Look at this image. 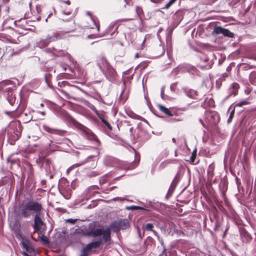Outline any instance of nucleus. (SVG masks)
<instances>
[{
  "label": "nucleus",
  "instance_id": "f257e3e1",
  "mask_svg": "<svg viewBox=\"0 0 256 256\" xmlns=\"http://www.w3.org/2000/svg\"><path fill=\"white\" fill-rule=\"evenodd\" d=\"M42 209L40 203L34 200L19 203L14 209V214L18 218H28L34 213H40Z\"/></svg>",
  "mask_w": 256,
  "mask_h": 256
},
{
  "label": "nucleus",
  "instance_id": "f03ea898",
  "mask_svg": "<svg viewBox=\"0 0 256 256\" xmlns=\"http://www.w3.org/2000/svg\"><path fill=\"white\" fill-rule=\"evenodd\" d=\"M8 138L11 144H13L21 135L22 126L19 120L12 122L6 128Z\"/></svg>",
  "mask_w": 256,
  "mask_h": 256
},
{
  "label": "nucleus",
  "instance_id": "7ed1b4c3",
  "mask_svg": "<svg viewBox=\"0 0 256 256\" xmlns=\"http://www.w3.org/2000/svg\"><path fill=\"white\" fill-rule=\"evenodd\" d=\"M110 234L109 227H107L105 230L104 228H96L83 232V235L88 237H96L102 235V239L106 246L110 244Z\"/></svg>",
  "mask_w": 256,
  "mask_h": 256
},
{
  "label": "nucleus",
  "instance_id": "20e7f679",
  "mask_svg": "<svg viewBox=\"0 0 256 256\" xmlns=\"http://www.w3.org/2000/svg\"><path fill=\"white\" fill-rule=\"evenodd\" d=\"M129 226V222L126 219H120L112 222L109 228L114 232H118L121 230H126Z\"/></svg>",
  "mask_w": 256,
  "mask_h": 256
},
{
  "label": "nucleus",
  "instance_id": "39448f33",
  "mask_svg": "<svg viewBox=\"0 0 256 256\" xmlns=\"http://www.w3.org/2000/svg\"><path fill=\"white\" fill-rule=\"evenodd\" d=\"M104 164L106 166H114L122 169H126L125 163L110 156H106L104 160Z\"/></svg>",
  "mask_w": 256,
  "mask_h": 256
},
{
  "label": "nucleus",
  "instance_id": "423d86ee",
  "mask_svg": "<svg viewBox=\"0 0 256 256\" xmlns=\"http://www.w3.org/2000/svg\"><path fill=\"white\" fill-rule=\"evenodd\" d=\"M20 244L22 248L26 250V251L22 252L24 256H33L35 254L34 248L31 246L28 241L23 240Z\"/></svg>",
  "mask_w": 256,
  "mask_h": 256
},
{
  "label": "nucleus",
  "instance_id": "0eeeda50",
  "mask_svg": "<svg viewBox=\"0 0 256 256\" xmlns=\"http://www.w3.org/2000/svg\"><path fill=\"white\" fill-rule=\"evenodd\" d=\"M212 34H222L224 36L233 38L234 34L230 32L228 29L222 28L220 26H215L212 31Z\"/></svg>",
  "mask_w": 256,
  "mask_h": 256
},
{
  "label": "nucleus",
  "instance_id": "6e6552de",
  "mask_svg": "<svg viewBox=\"0 0 256 256\" xmlns=\"http://www.w3.org/2000/svg\"><path fill=\"white\" fill-rule=\"evenodd\" d=\"M97 64L102 72L106 71V70L110 66L108 61L103 56H100L98 58Z\"/></svg>",
  "mask_w": 256,
  "mask_h": 256
},
{
  "label": "nucleus",
  "instance_id": "1a4fd4ad",
  "mask_svg": "<svg viewBox=\"0 0 256 256\" xmlns=\"http://www.w3.org/2000/svg\"><path fill=\"white\" fill-rule=\"evenodd\" d=\"M183 90L186 96L196 100H200L202 99V96H200L197 91L188 88H184Z\"/></svg>",
  "mask_w": 256,
  "mask_h": 256
},
{
  "label": "nucleus",
  "instance_id": "9d476101",
  "mask_svg": "<svg viewBox=\"0 0 256 256\" xmlns=\"http://www.w3.org/2000/svg\"><path fill=\"white\" fill-rule=\"evenodd\" d=\"M106 77L110 81L114 80L116 76V72L110 66L106 71L102 72Z\"/></svg>",
  "mask_w": 256,
  "mask_h": 256
},
{
  "label": "nucleus",
  "instance_id": "9b49d317",
  "mask_svg": "<svg viewBox=\"0 0 256 256\" xmlns=\"http://www.w3.org/2000/svg\"><path fill=\"white\" fill-rule=\"evenodd\" d=\"M63 37V34L62 32H54L52 34H48L46 38L49 43L53 42H55L58 40H60Z\"/></svg>",
  "mask_w": 256,
  "mask_h": 256
},
{
  "label": "nucleus",
  "instance_id": "f8f14e48",
  "mask_svg": "<svg viewBox=\"0 0 256 256\" xmlns=\"http://www.w3.org/2000/svg\"><path fill=\"white\" fill-rule=\"evenodd\" d=\"M42 128L45 131L51 134L62 136L66 132L65 130L51 128L46 124H44Z\"/></svg>",
  "mask_w": 256,
  "mask_h": 256
},
{
  "label": "nucleus",
  "instance_id": "ddd939ff",
  "mask_svg": "<svg viewBox=\"0 0 256 256\" xmlns=\"http://www.w3.org/2000/svg\"><path fill=\"white\" fill-rule=\"evenodd\" d=\"M239 88V85L237 83H234L228 89V94L225 98V100L228 99L230 96H235L238 94V90Z\"/></svg>",
  "mask_w": 256,
  "mask_h": 256
},
{
  "label": "nucleus",
  "instance_id": "4468645a",
  "mask_svg": "<svg viewBox=\"0 0 256 256\" xmlns=\"http://www.w3.org/2000/svg\"><path fill=\"white\" fill-rule=\"evenodd\" d=\"M102 244V240L101 238H100L99 240L91 242L86 245L85 247H84L83 248H84L85 250H86L87 252H88L92 248H96L100 246Z\"/></svg>",
  "mask_w": 256,
  "mask_h": 256
},
{
  "label": "nucleus",
  "instance_id": "2eb2a0df",
  "mask_svg": "<svg viewBox=\"0 0 256 256\" xmlns=\"http://www.w3.org/2000/svg\"><path fill=\"white\" fill-rule=\"evenodd\" d=\"M44 51L47 52L52 54L53 56H63L64 54V52L62 50H58L54 48H46Z\"/></svg>",
  "mask_w": 256,
  "mask_h": 256
},
{
  "label": "nucleus",
  "instance_id": "dca6fc26",
  "mask_svg": "<svg viewBox=\"0 0 256 256\" xmlns=\"http://www.w3.org/2000/svg\"><path fill=\"white\" fill-rule=\"evenodd\" d=\"M187 70V64L179 65L178 67L173 70L172 73L174 76L186 72Z\"/></svg>",
  "mask_w": 256,
  "mask_h": 256
},
{
  "label": "nucleus",
  "instance_id": "f3484780",
  "mask_svg": "<svg viewBox=\"0 0 256 256\" xmlns=\"http://www.w3.org/2000/svg\"><path fill=\"white\" fill-rule=\"evenodd\" d=\"M178 174H176L175 176L174 180H172V182L171 183V184L170 186L169 190L168 192V194H166L167 196H170L172 194V192H173L178 182Z\"/></svg>",
  "mask_w": 256,
  "mask_h": 256
},
{
  "label": "nucleus",
  "instance_id": "a211bd4d",
  "mask_svg": "<svg viewBox=\"0 0 256 256\" xmlns=\"http://www.w3.org/2000/svg\"><path fill=\"white\" fill-rule=\"evenodd\" d=\"M40 213H36V215L34 216V229L40 228L43 224V222L40 216Z\"/></svg>",
  "mask_w": 256,
  "mask_h": 256
},
{
  "label": "nucleus",
  "instance_id": "6ab92c4d",
  "mask_svg": "<svg viewBox=\"0 0 256 256\" xmlns=\"http://www.w3.org/2000/svg\"><path fill=\"white\" fill-rule=\"evenodd\" d=\"M84 136L88 140L96 141L98 144H99V141L98 140L96 136L89 130L85 131Z\"/></svg>",
  "mask_w": 256,
  "mask_h": 256
},
{
  "label": "nucleus",
  "instance_id": "aec40b11",
  "mask_svg": "<svg viewBox=\"0 0 256 256\" xmlns=\"http://www.w3.org/2000/svg\"><path fill=\"white\" fill-rule=\"evenodd\" d=\"M6 96L10 104L14 105L16 102V96L14 92L11 90L8 92Z\"/></svg>",
  "mask_w": 256,
  "mask_h": 256
},
{
  "label": "nucleus",
  "instance_id": "412c9836",
  "mask_svg": "<svg viewBox=\"0 0 256 256\" xmlns=\"http://www.w3.org/2000/svg\"><path fill=\"white\" fill-rule=\"evenodd\" d=\"M49 42L46 40V38H41L39 40L36 42V46L39 48H42L48 46L49 44Z\"/></svg>",
  "mask_w": 256,
  "mask_h": 256
},
{
  "label": "nucleus",
  "instance_id": "4be33fe9",
  "mask_svg": "<svg viewBox=\"0 0 256 256\" xmlns=\"http://www.w3.org/2000/svg\"><path fill=\"white\" fill-rule=\"evenodd\" d=\"M93 158H94L93 156H88V157L86 158L85 159V160H84L82 162H80L76 164H74L73 166H71L67 170V171L69 172L70 170H71L72 169V168L74 166L78 167V166H82V165H83V164H86L87 162H88L90 160L92 159Z\"/></svg>",
  "mask_w": 256,
  "mask_h": 256
},
{
  "label": "nucleus",
  "instance_id": "5701e85b",
  "mask_svg": "<svg viewBox=\"0 0 256 256\" xmlns=\"http://www.w3.org/2000/svg\"><path fill=\"white\" fill-rule=\"evenodd\" d=\"M201 61L204 62H208L207 65H205L204 66H200L202 68L204 69H209L211 68L214 62H212V60H210L208 58H201Z\"/></svg>",
  "mask_w": 256,
  "mask_h": 256
},
{
  "label": "nucleus",
  "instance_id": "b1692460",
  "mask_svg": "<svg viewBox=\"0 0 256 256\" xmlns=\"http://www.w3.org/2000/svg\"><path fill=\"white\" fill-rule=\"evenodd\" d=\"M103 172L102 169H98L95 170H91L86 173V176L89 178L94 177L98 176Z\"/></svg>",
  "mask_w": 256,
  "mask_h": 256
},
{
  "label": "nucleus",
  "instance_id": "393cba45",
  "mask_svg": "<svg viewBox=\"0 0 256 256\" xmlns=\"http://www.w3.org/2000/svg\"><path fill=\"white\" fill-rule=\"evenodd\" d=\"M131 126L130 122L128 120H124L122 122L121 124L118 125V128L120 130H122L124 131H127L128 130V127Z\"/></svg>",
  "mask_w": 256,
  "mask_h": 256
},
{
  "label": "nucleus",
  "instance_id": "a878e982",
  "mask_svg": "<svg viewBox=\"0 0 256 256\" xmlns=\"http://www.w3.org/2000/svg\"><path fill=\"white\" fill-rule=\"evenodd\" d=\"M240 237L242 240L244 242H249L252 238L250 234L246 231H242L240 232Z\"/></svg>",
  "mask_w": 256,
  "mask_h": 256
},
{
  "label": "nucleus",
  "instance_id": "bb28decb",
  "mask_svg": "<svg viewBox=\"0 0 256 256\" xmlns=\"http://www.w3.org/2000/svg\"><path fill=\"white\" fill-rule=\"evenodd\" d=\"M186 72L192 75L198 74V70L194 66L188 64Z\"/></svg>",
  "mask_w": 256,
  "mask_h": 256
},
{
  "label": "nucleus",
  "instance_id": "cd10ccee",
  "mask_svg": "<svg viewBox=\"0 0 256 256\" xmlns=\"http://www.w3.org/2000/svg\"><path fill=\"white\" fill-rule=\"evenodd\" d=\"M170 33L168 34L166 37V45L168 47L167 52L168 54H169L171 50L172 47V38L170 36Z\"/></svg>",
  "mask_w": 256,
  "mask_h": 256
},
{
  "label": "nucleus",
  "instance_id": "c85d7f7f",
  "mask_svg": "<svg viewBox=\"0 0 256 256\" xmlns=\"http://www.w3.org/2000/svg\"><path fill=\"white\" fill-rule=\"evenodd\" d=\"M128 210H146L147 211H150V210L148 208V207H142L140 206H132L127 208Z\"/></svg>",
  "mask_w": 256,
  "mask_h": 256
},
{
  "label": "nucleus",
  "instance_id": "c756f323",
  "mask_svg": "<svg viewBox=\"0 0 256 256\" xmlns=\"http://www.w3.org/2000/svg\"><path fill=\"white\" fill-rule=\"evenodd\" d=\"M159 109L161 112H163L169 116H172V112H170V111L168 108H166L165 106L160 105L159 106Z\"/></svg>",
  "mask_w": 256,
  "mask_h": 256
},
{
  "label": "nucleus",
  "instance_id": "7c9ffc66",
  "mask_svg": "<svg viewBox=\"0 0 256 256\" xmlns=\"http://www.w3.org/2000/svg\"><path fill=\"white\" fill-rule=\"evenodd\" d=\"M115 26H116V24H110L108 29V32L109 34H110L111 36H112L115 33L116 30H117L118 26H116L114 32H111V31H112L113 30V29L114 28Z\"/></svg>",
  "mask_w": 256,
  "mask_h": 256
},
{
  "label": "nucleus",
  "instance_id": "2f4dec72",
  "mask_svg": "<svg viewBox=\"0 0 256 256\" xmlns=\"http://www.w3.org/2000/svg\"><path fill=\"white\" fill-rule=\"evenodd\" d=\"M40 240L44 244H48L49 242L48 238L44 234L39 236Z\"/></svg>",
  "mask_w": 256,
  "mask_h": 256
},
{
  "label": "nucleus",
  "instance_id": "473e14b6",
  "mask_svg": "<svg viewBox=\"0 0 256 256\" xmlns=\"http://www.w3.org/2000/svg\"><path fill=\"white\" fill-rule=\"evenodd\" d=\"M176 1L177 0H170V1L163 8H169L170 7V6H172L174 4Z\"/></svg>",
  "mask_w": 256,
  "mask_h": 256
},
{
  "label": "nucleus",
  "instance_id": "72a5a7b5",
  "mask_svg": "<svg viewBox=\"0 0 256 256\" xmlns=\"http://www.w3.org/2000/svg\"><path fill=\"white\" fill-rule=\"evenodd\" d=\"M154 225L151 223L146 224L144 226V230L147 231H152L153 230Z\"/></svg>",
  "mask_w": 256,
  "mask_h": 256
},
{
  "label": "nucleus",
  "instance_id": "f704fd0d",
  "mask_svg": "<svg viewBox=\"0 0 256 256\" xmlns=\"http://www.w3.org/2000/svg\"><path fill=\"white\" fill-rule=\"evenodd\" d=\"M250 80L252 84H256V78L254 74H251L250 76Z\"/></svg>",
  "mask_w": 256,
  "mask_h": 256
},
{
  "label": "nucleus",
  "instance_id": "c9c22d12",
  "mask_svg": "<svg viewBox=\"0 0 256 256\" xmlns=\"http://www.w3.org/2000/svg\"><path fill=\"white\" fill-rule=\"evenodd\" d=\"M109 175L108 174H106V175L102 176L100 178V184H104L106 180V178Z\"/></svg>",
  "mask_w": 256,
  "mask_h": 256
},
{
  "label": "nucleus",
  "instance_id": "e433bc0d",
  "mask_svg": "<svg viewBox=\"0 0 256 256\" xmlns=\"http://www.w3.org/2000/svg\"><path fill=\"white\" fill-rule=\"evenodd\" d=\"M234 114V108L230 112L228 118V123L229 124L232 121Z\"/></svg>",
  "mask_w": 256,
  "mask_h": 256
},
{
  "label": "nucleus",
  "instance_id": "4c0bfd02",
  "mask_svg": "<svg viewBox=\"0 0 256 256\" xmlns=\"http://www.w3.org/2000/svg\"><path fill=\"white\" fill-rule=\"evenodd\" d=\"M77 70L78 71H80V74H78V76L80 78H85V74H84V70H80V69H78Z\"/></svg>",
  "mask_w": 256,
  "mask_h": 256
},
{
  "label": "nucleus",
  "instance_id": "58836bf2",
  "mask_svg": "<svg viewBox=\"0 0 256 256\" xmlns=\"http://www.w3.org/2000/svg\"><path fill=\"white\" fill-rule=\"evenodd\" d=\"M249 104V102L247 101H246V100H244V101H242V102H240L238 103H237L236 104V106H244V105H246V104Z\"/></svg>",
  "mask_w": 256,
  "mask_h": 256
},
{
  "label": "nucleus",
  "instance_id": "ea45409f",
  "mask_svg": "<svg viewBox=\"0 0 256 256\" xmlns=\"http://www.w3.org/2000/svg\"><path fill=\"white\" fill-rule=\"evenodd\" d=\"M130 116L133 118H134V119H137V120H142V117L138 115V114H136L134 113H132V114L130 115Z\"/></svg>",
  "mask_w": 256,
  "mask_h": 256
},
{
  "label": "nucleus",
  "instance_id": "a19ab883",
  "mask_svg": "<svg viewBox=\"0 0 256 256\" xmlns=\"http://www.w3.org/2000/svg\"><path fill=\"white\" fill-rule=\"evenodd\" d=\"M136 11L137 14V15L140 16V14H142V10L141 7L136 6Z\"/></svg>",
  "mask_w": 256,
  "mask_h": 256
},
{
  "label": "nucleus",
  "instance_id": "79ce46f5",
  "mask_svg": "<svg viewBox=\"0 0 256 256\" xmlns=\"http://www.w3.org/2000/svg\"><path fill=\"white\" fill-rule=\"evenodd\" d=\"M103 124L105 126H106L109 130H112V127L110 126V124L106 120L104 122H103Z\"/></svg>",
  "mask_w": 256,
  "mask_h": 256
},
{
  "label": "nucleus",
  "instance_id": "37998d69",
  "mask_svg": "<svg viewBox=\"0 0 256 256\" xmlns=\"http://www.w3.org/2000/svg\"><path fill=\"white\" fill-rule=\"evenodd\" d=\"M88 252L82 248L80 256H88Z\"/></svg>",
  "mask_w": 256,
  "mask_h": 256
},
{
  "label": "nucleus",
  "instance_id": "c03bdc74",
  "mask_svg": "<svg viewBox=\"0 0 256 256\" xmlns=\"http://www.w3.org/2000/svg\"><path fill=\"white\" fill-rule=\"evenodd\" d=\"M90 108L96 114H98V110L96 109V108H95V106L92 105V104H91L90 106Z\"/></svg>",
  "mask_w": 256,
  "mask_h": 256
},
{
  "label": "nucleus",
  "instance_id": "a18cd8bd",
  "mask_svg": "<svg viewBox=\"0 0 256 256\" xmlns=\"http://www.w3.org/2000/svg\"><path fill=\"white\" fill-rule=\"evenodd\" d=\"M76 221V219H72V218H69V219H68L66 220V222H69L72 224H74Z\"/></svg>",
  "mask_w": 256,
  "mask_h": 256
},
{
  "label": "nucleus",
  "instance_id": "49530a36",
  "mask_svg": "<svg viewBox=\"0 0 256 256\" xmlns=\"http://www.w3.org/2000/svg\"><path fill=\"white\" fill-rule=\"evenodd\" d=\"M196 157V154L194 152L192 154L191 156H190V160L192 162H194L195 158Z\"/></svg>",
  "mask_w": 256,
  "mask_h": 256
},
{
  "label": "nucleus",
  "instance_id": "de8ad7c7",
  "mask_svg": "<svg viewBox=\"0 0 256 256\" xmlns=\"http://www.w3.org/2000/svg\"><path fill=\"white\" fill-rule=\"evenodd\" d=\"M160 96H161V98L162 99H164L165 98V96H164V88H162V89H161V90H160Z\"/></svg>",
  "mask_w": 256,
  "mask_h": 256
},
{
  "label": "nucleus",
  "instance_id": "09e8293b",
  "mask_svg": "<svg viewBox=\"0 0 256 256\" xmlns=\"http://www.w3.org/2000/svg\"><path fill=\"white\" fill-rule=\"evenodd\" d=\"M158 256H168L167 254L166 253V250L164 248L162 253Z\"/></svg>",
  "mask_w": 256,
  "mask_h": 256
},
{
  "label": "nucleus",
  "instance_id": "8fccbe9b",
  "mask_svg": "<svg viewBox=\"0 0 256 256\" xmlns=\"http://www.w3.org/2000/svg\"><path fill=\"white\" fill-rule=\"evenodd\" d=\"M158 48L162 51L161 54H164V52H165V50L164 49V46L160 45Z\"/></svg>",
  "mask_w": 256,
  "mask_h": 256
},
{
  "label": "nucleus",
  "instance_id": "3c124183",
  "mask_svg": "<svg viewBox=\"0 0 256 256\" xmlns=\"http://www.w3.org/2000/svg\"><path fill=\"white\" fill-rule=\"evenodd\" d=\"M176 83H174L170 85V89L172 91H174V90H175V88H176Z\"/></svg>",
  "mask_w": 256,
  "mask_h": 256
},
{
  "label": "nucleus",
  "instance_id": "603ef678",
  "mask_svg": "<svg viewBox=\"0 0 256 256\" xmlns=\"http://www.w3.org/2000/svg\"><path fill=\"white\" fill-rule=\"evenodd\" d=\"M71 13H72L71 10H64L63 11V14L66 15H67V16L70 15L71 14Z\"/></svg>",
  "mask_w": 256,
  "mask_h": 256
},
{
  "label": "nucleus",
  "instance_id": "864d4df0",
  "mask_svg": "<svg viewBox=\"0 0 256 256\" xmlns=\"http://www.w3.org/2000/svg\"><path fill=\"white\" fill-rule=\"evenodd\" d=\"M64 195V196L66 198V199H69L70 197V193H68L66 195H64V194H62Z\"/></svg>",
  "mask_w": 256,
  "mask_h": 256
},
{
  "label": "nucleus",
  "instance_id": "5fc2aeb1",
  "mask_svg": "<svg viewBox=\"0 0 256 256\" xmlns=\"http://www.w3.org/2000/svg\"><path fill=\"white\" fill-rule=\"evenodd\" d=\"M62 2L64 4H68V5H70V2L69 0H62Z\"/></svg>",
  "mask_w": 256,
  "mask_h": 256
},
{
  "label": "nucleus",
  "instance_id": "6e6d98bb",
  "mask_svg": "<svg viewBox=\"0 0 256 256\" xmlns=\"http://www.w3.org/2000/svg\"><path fill=\"white\" fill-rule=\"evenodd\" d=\"M100 118V119H102V118H104V116L102 114H100L99 112H98V114H96Z\"/></svg>",
  "mask_w": 256,
  "mask_h": 256
},
{
  "label": "nucleus",
  "instance_id": "4d7b16f0",
  "mask_svg": "<svg viewBox=\"0 0 256 256\" xmlns=\"http://www.w3.org/2000/svg\"><path fill=\"white\" fill-rule=\"evenodd\" d=\"M128 130L129 131L130 134H132V130H133V128H132V127L131 126H130V127H128Z\"/></svg>",
  "mask_w": 256,
  "mask_h": 256
},
{
  "label": "nucleus",
  "instance_id": "13d9d810",
  "mask_svg": "<svg viewBox=\"0 0 256 256\" xmlns=\"http://www.w3.org/2000/svg\"><path fill=\"white\" fill-rule=\"evenodd\" d=\"M90 18H91L92 20L93 21L94 25L96 26V27L98 29V30H99V26L96 24V22L94 21V19L92 17Z\"/></svg>",
  "mask_w": 256,
  "mask_h": 256
},
{
  "label": "nucleus",
  "instance_id": "bf43d9fd",
  "mask_svg": "<svg viewBox=\"0 0 256 256\" xmlns=\"http://www.w3.org/2000/svg\"><path fill=\"white\" fill-rule=\"evenodd\" d=\"M130 20V19H121V20H118V22H126V21H128Z\"/></svg>",
  "mask_w": 256,
  "mask_h": 256
},
{
  "label": "nucleus",
  "instance_id": "052dcab7",
  "mask_svg": "<svg viewBox=\"0 0 256 256\" xmlns=\"http://www.w3.org/2000/svg\"><path fill=\"white\" fill-rule=\"evenodd\" d=\"M152 232H153V233L154 234V235H156V236L158 235V232L156 230H152Z\"/></svg>",
  "mask_w": 256,
  "mask_h": 256
},
{
  "label": "nucleus",
  "instance_id": "680f3d73",
  "mask_svg": "<svg viewBox=\"0 0 256 256\" xmlns=\"http://www.w3.org/2000/svg\"><path fill=\"white\" fill-rule=\"evenodd\" d=\"M101 120H102V122L103 123V122H104L106 120L104 118H102L101 119Z\"/></svg>",
  "mask_w": 256,
  "mask_h": 256
},
{
  "label": "nucleus",
  "instance_id": "e2e57ef3",
  "mask_svg": "<svg viewBox=\"0 0 256 256\" xmlns=\"http://www.w3.org/2000/svg\"><path fill=\"white\" fill-rule=\"evenodd\" d=\"M172 141L174 143H176V140L175 138H172Z\"/></svg>",
  "mask_w": 256,
  "mask_h": 256
},
{
  "label": "nucleus",
  "instance_id": "0e129e2a",
  "mask_svg": "<svg viewBox=\"0 0 256 256\" xmlns=\"http://www.w3.org/2000/svg\"><path fill=\"white\" fill-rule=\"evenodd\" d=\"M52 14H48V16L47 17V18L46 19V22H47L48 21V18L50 16V15Z\"/></svg>",
  "mask_w": 256,
  "mask_h": 256
},
{
  "label": "nucleus",
  "instance_id": "69168bd1",
  "mask_svg": "<svg viewBox=\"0 0 256 256\" xmlns=\"http://www.w3.org/2000/svg\"><path fill=\"white\" fill-rule=\"evenodd\" d=\"M124 0L126 2V4H129L130 0Z\"/></svg>",
  "mask_w": 256,
  "mask_h": 256
},
{
  "label": "nucleus",
  "instance_id": "338daca9",
  "mask_svg": "<svg viewBox=\"0 0 256 256\" xmlns=\"http://www.w3.org/2000/svg\"><path fill=\"white\" fill-rule=\"evenodd\" d=\"M40 114L42 115V116H44L45 115V112H40Z\"/></svg>",
  "mask_w": 256,
  "mask_h": 256
},
{
  "label": "nucleus",
  "instance_id": "774afa93",
  "mask_svg": "<svg viewBox=\"0 0 256 256\" xmlns=\"http://www.w3.org/2000/svg\"><path fill=\"white\" fill-rule=\"evenodd\" d=\"M45 161L46 162V164H48L50 162V160H46Z\"/></svg>",
  "mask_w": 256,
  "mask_h": 256
}]
</instances>
